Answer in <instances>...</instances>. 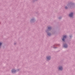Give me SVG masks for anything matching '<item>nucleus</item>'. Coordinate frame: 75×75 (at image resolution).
I'll use <instances>...</instances> for the list:
<instances>
[{"label": "nucleus", "instance_id": "f257e3e1", "mask_svg": "<svg viewBox=\"0 0 75 75\" xmlns=\"http://www.w3.org/2000/svg\"><path fill=\"white\" fill-rule=\"evenodd\" d=\"M69 16L70 17H72L73 16V13H71L69 14Z\"/></svg>", "mask_w": 75, "mask_h": 75}, {"label": "nucleus", "instance_id": "f03ea898", "mask_svg": "<svg viewBox=\"0 0 75 75\" xmlns=\"http://www.w3.org/2000/svg\"><path fill=\"white\" fill-rule=\"evenodd\" d=\"M16 70L14 69H13L12 70V73H14V72H16Z\"/></svg>", "mask_w": 75, "mask_h": 75}, {"label": "nucleus", "instance_id": "7ed1b4c3", "mask_svg": "<svg viewBox=\"0 0 75 75\" xmlns=\"http://www.w3.org/2000/svg\"><path fill=\"white\" fill-rule=\"evenodd\" d=\"M50 58H51V57H47V60H49L50 59Z\"/></svg>", "mask_w": 75, "mask_h": 75}, {"label": "nucleus", "instance_id": "20e7f679", "mask_svg": "<svg viewBox=\"0 0 75 75\" xmlns=\"http://www.w3.org/2000/svg\"><path fill=\"white\" fill-rule=\"evenodd\" d=\"M59 70H62V67H59Z\"/></svg>", "mask_w": 75, "mask_h": 75}, {"label": "nucleus", "instance_id": "39448f33", "mask_svg": "<svg viewBox=\"0 0 75 75\" xmlns=\"http://www.w3.org/2000/svg\"><path fill=\"white\" fill-rule=\"evenodd\" d=\"M67 47H68V46L66 44L64 46V48H67Z\"/></svg>", "mask_w": 75, "mask_h": 75}, {"label": "nucleus", "instance_id": "423d86ee", "mask_svg": "<svg viewBox=\"0 0 75 75\" xmlns=\"http://www.w3.org/2000/svg\"><path fill=\"white\" fill-rule=\"evenodd\" d=\"M67 37L66 35H64L63 36V38H67Z\"/></svg>", "mask_w": 75, "mask_h": 75}, {"label": "nucleus", "instance_id": "0eeeda50", "mask_svg": "<svg viewBox=\"0 0 75 75\" xmlns=\"http://www.w3.org/2000/svg\"><path fill=\"white\" fill-rule=\"evenodd\" d=\"M51 27H49L48 28V30H50V29H51Z\"/></svg>", "mask_w": 75, "mask_h": 75}, {"label": "nucleus", "instance_id": "6e6552de", "mask_svg": "<svg viewBox=\"0 0 75 75\" xmlns=\"http://www.w3.org/2000/svg\"><path fill=\"white\" fill-rule=\"evenodd\" d=\"M48 35H51V33H48L47 34Z\"/></svg>", "mask_w": 75, "mask_h": 75}, {"label": "nucleus", "instance_id": "1a4fd4ad", "mask_svg": "<svg viewBox=\"0 0 75 75\" xmlns=\"http://www.w3.org/2000/svg\"><path fill=\"white\" fill-rule=\"evenodd\" d=\"M1 43L0 42V47H1Z\"/></svg>", "mask_w": 75, "mask_h": 75}, {"label": "nucleus", "instance_id": "9d476101", "mask_svg": "<svg viewBox=\"0 0 75 75\" xmlns=\"http://www.w3.org/2000/svg\"><path fill=\"white\" fill-rule=\"evenodd\" d=\"M65 40V39H64V38H63L62 39V41H64Z\"/></svg>", "mask_w": 75, "mask_h": 75}, {"label": "nucleus", "instance_id": "9b49d317", "mask_svg": "<svg viewBox=\"0 0 75 75\" xmlns=\"http://www.w3.org/2000/svg\"><path fill=\"white\" fill-rule=\"evenodd\" d=\"M65 8H66V9H67V7H65Z\"/></svg>", "mask_w": 75, "mask_h": 75}]
</instances>
